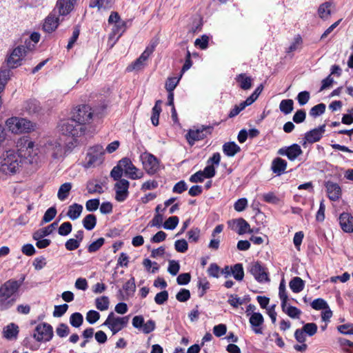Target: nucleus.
<instances>
[{
	"instance_id": "f257e3e1",
	"label": "nucleus",
	"mask_w": 353,
	"mask_h": 353,
	"mask_svg": "<svg viewBox=\"0 0 353 353\" xmlns=\"http://www.w3.org/2000/svg\"><path fill=\"white\" fill-rule=\"evenodd\" d=\"M71 116L61 120L59 125L61 133L72 139L66 143V151H71L79 145L78 138L85 134V125L90 123L93 118L92 112H71Z\"/></svg>"
},
{
	"instance_id": "f03ea898",
	"label": "nucleus",
	"mask_w": 353,
	"mask_h": 353,
	"mask_svg": "<svg viewBox=\"0 0 353 353\" xmlns=\"http://www.w3.org/2000/svg\"><path fill=\"white\" fill-rule=\"evenodd\" d=\"M23 279H10L1 285V310H8L14 305L19 297V289Z\"/></svg>"
},
{
	"instance_id": "7ed1b4c3",
	"label": "nucleus",
	"mask_w": 353,
	"mask_h": 353,
	"mask_svg": "<svg viewBox=\"0 0 353 353\" xmlns=\"http://www.w3.org/2000/svg\"><path fill=\"white\" fill-rule=\"evenodd\" d=\"M6 125L10 131L14 134L28 133L34 131L36 124L30 121L18 117H11L6 121Z\"/></svg>"
},
{
	"instance_id": "20e7f679",
	"label": "nucleus",
	"mask_w": 353,
	"mask_h": 353,
	"mask_svg": "<svg viewBox=\"0 0 353 353\" xmlns=\"http://www.w3.org/2000/svg\"><path fill=\"white\" fill-rule=\"evenodd\" d=\"M1 160V172L8 174H14L19 170L21 159L14 150H10L6 151Z\"/></svg>"
},
{
	"instance_id": "39448f33",
	"label": "nucleus",
	"mask_w": 353,
	"mask_h": 353,
	"mask_svg": "<svg viewBox=\"0 0 353 353\" xmlns=\"http://www.w3.org/2000/svg\"><path fill=\"white\" fill-rule=\"evenodd\" d=\"M212 127L210 125H201L199 128L190 129L185 134L188 144L192 146L196 141L204 139L208 134H211Z\"/></svg>"
},
{
	"instance_id": "423d86ee",
	"label": "nucleus",
	"mask_w": 353,
	"mask_h": 353,
	"mask_svg": "<svg viewBox=\"0 0 353 353\" xmlns=\"http://www.w3.org/2000/svg\"><path fill=\"white\" fill-rule=\"evenodd\" d=\"M128 322V316H116L114 312H111L103 325L107 326L112 334H115L125 327Z\"/></svg>"
},
{
	"instance_id": "0eeeda50",
	"label": "nucleus",
	"mask_w": 353,
	"mask_h": 353,
	"mask_svg": "<svg viewBox=\"0 0 353 353\" xmlns=\"http://www.w3.org/2000/svg\"><path fill=\"white\" fill-rule=\"evenodd\" d=\"M28 50L29 48L25 46H19L15 48L6 60L7 65L12 69L21 65V61L26 57Z\"/></svg>"
},
{
	"instance_id": "6e6552de",
	"label": "nucleus",
	"mask_w": 353,
	"mask_h": 353,
	"mask_svg": "<svg viewBox=\"0 0 353 353\" xmlns=\"http://www.w3.org/2000/svg\"><path fill=\"white\" fill-rule=\"evenodd\" d=\"M249 272L254 277V279L259 283L269 282L270 278L268 272L266 271L265 267L259 262L251 263L249 266Z\"/></svg>"
},
{
	"instance_id": "1a4fd4ad",
	"label": "nucleus",
	"mask_w": 353,
	"mask_h": 353,
	"mask_svg": "<svg viewBox=\"0 0 353 353\" xmlns=\"http://www.w3.org/2000/svg\"><path fill=\"white\" fill-rule=\"evenodd\" d=\"M53 336L52 327L46 323L39 324L33 334V337L37 341H49Z\"/></svg>"
},
{
	"instance_id": "9d476101",
	"label": "nucleus",
	"mask_w": 353,
	"mask_h": 353,
	"mask_svg": "<svg viewBox=\"0 0 353 353\" xmlns=\"http://www.w3.org/2000/svg\"><path fill=\"white\" fill-rule=\"evenodd\" d=\"M142 162L144 169L150 175L154 174L159 169V161L152 154L144 153L142 156Z\"/></svg>"
},
{
	"instance_id": "9b49d317",
	"label": "nucleus",
	"mask_w": 353,
	"mask_h": 353,
	"mask_svg": "<svg viewBox=\"0 0 353 353\" xmlns=\"http://www.w3.org/2000/svg\"><path fill=\"white\" fill-rule=\"evenodd\" d=\"M121 165L123 167L125 174L131 179H141L143 174L140 172L127 157L121 159Z\"/></svg>"
},
{
	"instance_id": "f8f14e48",
	"label": "nucleus",
	"mask_w": 353,
	"mask_h": 353,
	"mask_svg": "<svg viewBox=\"0 0 353 353\" xmlns=\"http://www.w3.org/2000/svg\"><path fill=\"white\" fill-rule=\"evenodd\" d=\"M130 183L126 179H121L114 185L115 199L119 202L124 201L128 196Z\"/></svg>"
},
{
	"instance_id": "ddd939ff",
	"label": "nucleus",
	"mask_w": 353,
	"mask_h": 353,
	"mask_svg": "<svg viewBox=\"0 0 353 353\" xmlns=\"http://www.w3.org/2000/svg\"><path fill=\"white\" fill-rule=\"evenodd\" d=\"M325 132V124H323L319 127L312 129L305 134L304 141L303 145L305 146L307 143H314L319 141Z\"/></svg>"
},
{
	"instance_id": "4468645a",
	"label": "nucleus",
	"mask_w": 353,
	"mask_h": 353,
	"mask_svg": "<svg viewBox=\"0 0 353 353\" xmlns=\"http://www.w3.org/2000/svg\"><path fill=\"white\" fill-rule=\"evenodd\" d=\"M155 44L148 46L141 56L131 65L128 67L127 70L131 71L132 70H139L141 69L144 66L145 62L153 52Z\"/></svg>"
},
{
	"instance_id": "2eb2a0df",
	"label": "nucleus",
	"mask_w": 353,
	"mask_h": 353,
	"mask_svg": "<svg viewBox=\"0 0 353 353\" xmlns=\"http://www.w3.org/2000/svg\"><path fill=\"white\" fill-rule=\"evenodd\" d=\"M278 153L281 155L286 156L290 161H294L303 153V151L299 145L294 143L289 147L279 149Z\"/></svg>"
},
{
	"instance_id": "dca6fc26",
	"label": "nucleus",
	"mask_w": 353,
	"mask_h": 353,
	"mask_svg": "<svg viewBox=\"0 0 353 353\" xmlns=\"http://www.w3.org/2000/svg\"><path fill=\"white\" fill-rule=\"evenodd\" d=\"M16 146L19 152H26L24 155L30 156L34 147V143L30 139V137L23 136L17 140Z\"/></svg>"
},
{
	"instance_id": "f3484780",
	"label": "nucleus",
	"mask_w": 353,
	"mask_h": 353,
	"mask_svg": "<svg viewBox=\"0 0 353 353\" xmlns=\"http://www.w3.org/2000/svg\"><path fill=\"white\" fill-rule=\"evenodd\" d=\"M59 12L56 8L48 16L43 26L46 32H51L54 31L59 24Z\"/></svg>"
},
{
	"instance_id": "a211bd4d",
	"label": "nucleus",
	"mask_w": 353,
	"mask_h": 353,
	"mask_svg": "<svg viewBox=\"0 0 353 353\" xmlns=\"http://www.w3.org/2000/svg\"><path fill=\"white\" fill-rule=\"evenodd\" d=\"M179 80L180 77H170L165 83V88L169 92L167 105L172 106V110H175L174 106V94L172 92L176 87Z\"/></svg>"
},
{
	"instance_id": "6ab92c4d",
	"label": "nucleus",
	"mask_w": 353,
	"mask_h": 353,
	"mask_svg": "<svg viewBox=\"0 0 353 353\" xmlns=\"http://www.w3.org/2000/svg\"><path fill=\"white\" fill-rule=\"evenodd\" d=\"M327 196L331 201H336L341 196V188L336 183L327 181L325 184Z\"/></svg>"
},
{
	"instance_id": "aec40b11",
	"label": "nucleus",
	"mask_w": 353,
	"mask_h": 353,
	"mask_svg": "<svg viewBox=\"0 0 353 353\" xmlns=\"http://www.w3.org/2000/svg\"><path fill=\"white\" fill-rule=\"evenodd\" d=\"M249 321L254 332L255 334H261L263 333L261 325L264 322L263 315L259 312H253Z\"/></svg>"
},
{
	"instance_id": "412c9836",
	"label": "nucleus",
	"mask_w": 353,
	"mask_h": 353,
	"mask_svg": "<svg viewBox=\"0 0 353 353\" xmlns=\"http://www.w3.org/2000/svg\"><path fill=\"white\" fill-rule=\"evenodd\" d=\"M126 30V22L121 20L114 24H113V27L112 29V32L110 34L109 39L112 40L115 38V41L113 42V43L111 45V48L113 47L114 44L118 39L121 37V36L123 34V33Z\"/></svg>"
},
{
	"instance_id": "4be33fe9",
	"label": "nucleus",
	"mask_w": 353,
	"mask_h": 353,
	"mask_svg": "<svg viewBox=\"0 0 353 353\" xmlns=\"http://www.w3.org/2000/svg\"><path fill=\"white\" fill-rule=\"evenodd\" d=\"M339 224L341 229L345 232H351L353 225V217L349 214L346 212L342 213L339 219Z\"/></svg>"
},
{
	"instance_id": "5701e85b",
	"label": "nucleus",
	"mask_w": 353,
	"mask_h": 353,
	"mask_svg": "<svg viewBox=\"0 0 353 353\" xmlns=\"http://www.w3.org/2000/svg\"><path fill=\"white\" fill-rule=\"evenodd\" d=\"M76 0H58L57 9L59 14L66 15L73 9Z\"/></svg>"
},
{
	"instance_id": "b1692460",
	"label": "nucleus",
	"mask_w": 353,
	"mask_h": 353,
	"mask_svg": "<svg viewBox=\"0 0 353 353\" xmlns=\"http://www.w3.org/2000/svg\"><path fill=\"white\" fill-rule=\"evenodd\" d=\"M19 332V326L14 323H10L3 328V336L10 341L16 340Z\"/></svg>"
},
{
	"instance_id": "393cba45",
	"label": "nucleus",
	"mask_w": 353,
	"mask_h": 353,
	"mask_svg": "<svg viewBox=\"0 0 353 353\" xmlns=\"http://www.w3.org/2000/svg\"><path fill=\"white\" fill-rule=\"evenodd\" d=\"M223 230V225L222 224L216 225L215 228L213 230L211 235L212 239H211L208 244V248L210 249L215 250L219 249L220 245V239L219 236L217 237V234L222 232Z\"/></svg>"
},
{
	"instance_id": "a878e982",
	"label": "nucleus",
	"mask_w": 353,
	"mask_h": 353,
	"mask_svg": "<svg viewBox=\"0 0 353 353\" xmlns=\"http://www.w3.org/2000/svg\"><path fill=\"white\" fill-rule=\"evenodd\" d=\"M58 221H54L50 225L37 230L33 233L32 237L34 239H42L46 236L50 235L53 230L57 227Z\"/></svg>"
},
{
	"instance_id": "bb28decb",
	"label": "nucleus",
	"mask_w": 353,
	"mask_h": 353,
	"mask_svg": "<svg viewBox=\"0 0 353 353\" xmlns=\"http://www.w3.org/2000/svg\"><path fill=\"white\" fill-rule=\"evenodd\" d=\"M286 168L287 162L285 160L279 157H277L273 160L272 163V170L274 174H276V175L280 176L285 172Z\"/></svg>"
},
{
	"instance_id": "cd10ccee",
	"label": "nucleus",
	"mask_w": 353,
	"mask_h": 353,
	"mask_svg": "<svg viewBox=\"0 0 353 353\" xmlns=\"http://www.w3.org/2000/svg\"><path fill=\"white\" fill-rule=\"evenodd\" d=\"M241 151V148L234 141L227 142L223 145V152L228 157H234Z\"/></svg>"
},
{
	"instance_id": "c85d7f7f",
	"label": "nucleus",
	"mask_w": 353,
	"mask_h": 353,
	"mask_svg": "<svg viewBox=\"0 0 353 353\" xmlns=\"http://www.w3.org/2000/svg\"><path fill=\"white\" fill-rule=\"evenodd\" d=\"M47 148L48 150L51 152V156L53 159H58L62 156V145L58 141H56L49 143Z\"/></svg>"
},
{
	"instance_id": "c756f323",
	"label": "nucleus",
	"mask_w": 353,
	"mask_h": 353,
	"mask_svg": "<svg viewBox=\"0 0 353 353\" xmlns=\"http://www.w3.org/2000/svg\"><path fill=\"white\" fill-rule=\"evenodd\" d=\"M83 211V206L79 203H73L68 207L66 215L72 221L77 219Z\"/></svg>"
},
{
	"instance_id": "7c9ffc66",
	"label": "nucleus",
	"mask_w": 353,
	"mask_h": 353,
	"mask_svg": "<svg viewBox=\"0 0 353 353\" xmlns=\"http://www.w3.org/2000/svg\"><path fill=\"white\" fill-rule=\"evenodd\" d=\"M234 223L236 225V232L241 235L245 233H252L253 230L250 229L249 223L243 218L236 219Z\"/></svg>"
},
{
	"instance_id": "2f4dec72",
	"label": "nucleus",
	"mask_w": 353,
	"mask_h": 353,
	"mask_svg": "<svg viewBox=\"0 0 353 353\" xmlns=\"http://www.w3.org/2000/svg\"><path fill=\"white\" fill-rule=\"evenodd\" d=\"M291 290L294 293H299L305 287V281L299 276L293 277L289 283Z\"/></svg>"
},
{
	"instance_id": "473e14b6",
	"label": "nucleus",
	"mask_w": 353,
	"mask_h": 353,
	"mask_svg": "<svg viewBox=\"0 0 353 353\" xmlns=\"http://www.w3.org/2000/svg\"><path fill=\"white\" fill-rule=\"evenodd\" d=\"M72 189V183L69 182L64 183L62 184L58 190L57 197L60 201L65 200L70 194Z\"/></svg>"
},
{
	"instance_id": "72a5a7b5",
	"label": "nucleus",
	"mask_w": 353,
	"mask_h": 353,
	"mask_svg": "<svg viewBox=\"0 0 353 353\" xmlns=\"http://www.w3.org/2000/svg\"><path fill=\"white\" fill-rule=\"evenodd\" d=\"M82 223L85 229L92 230L97 225V217L93 214H87L82 220Z\"/></svg>"
},
{
	"instance_id": "f704fd0d",
	"label": "nucleus",
	"mask_w": 353,
	"mask_h": 353,
	"mask_svg": "<svg viewBox=\"0 0 353 353\" xmlns=\"http://www.w3.org/2000/svg\"><path fill=\"white\" fill-rule=\"evenodd\" d=\"M331 6L330 2H325L322 3L318 10L319 15L322 19H327L331 14Z\"/></svg>"
},
{
	"instance_id": "c9c22d12",
	"label": "nucleus",
	"mask_w": 353,
	"mask_h": 353,
	"mask_svg": "<svg viewBox=\"0 0 353 353\" xmlns=\"http://www.w3.org/2000/svg\"><path fill=\"white\" fill-rule=\"evenodd\" d=\"M232 274L236 281H242L244 277L243 265L241 263H236L232 266Z\"/></svg>"
},
{
	"instance_id": "e433bc0d",
	"label": "nucleus",
	"mask_w": 353,
	"mask_h": 353,
	"mask_svg": "<svg viewBox=\"0 0 353 353\" xmlns=\"http://www.w3.org/2000/svg\"><path fill=\"white\" fill-rule=\"evenodd\" d=\"M281 308L283 312L292 319H299L301 314V311L299 308L291 305L288 306L287 303H285L284 307Z\"/></svg>"
},
{
	"instance_id": "4c0bfd02",
	"label": "nucleus",
	"mask_w": 353,
	"mask_h": 353,
	"mask_svg": "<svg viewBox=\"0 0 353 353\" xmlns=\"http://www.w3.org/2000/svg\"><path fill=\"white\" fill-rule=\"evenodd\" d=\"M236 81L239 83L240 87L243 90H248L252 86V79L246 76L245 74H241L237 76Z\"/></svg>"
},
{
	"instance_id": "58836bf2",
	"label": "nucleus",
	"mask_w": 353,
	"mask_h": 353,
	"mask_svg": "<svg viewBox=\"0 0 353 353\" xmlns=\"http://www.w3.org/2000/svg\"><path fill=\"white\" fill-rule=\"evenodd\" d=\"M110 304V301L108 296H103L101 297H98L95 299V305L96 307L101 310L104 311L108 309Z\"/></svg>"
},
{
	"instance_id": "ea45409f",
	"label": "nucleus",
	"mask_w": 353,
	"mask_h": 353,
	"mask_svg": "<svg viewBox=\"0 0 353 353\" xmlns=\"http://www.w3.org/2000/svg\"><path fill=\"white\" fill-rule=\"evenodd\" d=\"M279 296L281 301V307H284V306L285 305V303H288V296L287 294L285 281L283 279L281 281V283L279 284Z\"/></svg>"
},
{
	"instance_id": "a19ab883",
	"label": "nucleus",
	"mask_w": 353,
	"mask_h": 353,
	"mask_svg": "<svg viewBox=\"0 0 353 353\" xmlns=\"http://www.w3.org/2000/svg\"><path fill=\"white\" fill-rule=\"evenodd\" d=\"M83 322V315L79 312H74L70 317V323L74 327H80Z\"/></svg>"
},
{
	"instance_id": "79ce46f5",
	"label": "nucleus",
	"mask_w": 353,
	"mask_h": 353,
	"mask_svg": "<svg viewBox=\"0 0 353 353\" xmlns=\"http://www.w3.org/2000/svg\"><path fill=\"white\" fill-rule=\"evenodd\" d=\"M123 169L121 165V160L119 161L117 165L113 168L110 172V176L114 180L119 181L121 180L123 174Z\"/></svg>"
},
{
	"instance_id": "37998d69",
	"label": "nucleus",
	"mask_w": 353,
	"mask_h": 353,
	"mask_svg": "<svg viewBox=\"0 0 353 353\" xmlns=\"http://www.w3.org/2000/svg\"><path fill=\"white\" fill-rule=\"evenodd\" d=\"M311 306L313 309L316 310H326L329 308L327 303L323 299L321 298L314 299L311 303Z\"/></svg>"
},
{
	"instance_id": "c03bdc74",
	"label": "nucleus",
	"mask_w": 353,
	"mask_h": 353,
	"mask_svg": "<svg viewBox=\"0 0 353 353\" xmlns=\"http://www.w3.org/2000/svg\"><path fill=\"white\" fill-rule=\"evenodd\" d=\"M179 219L176 216L169 217L163 223V227L165 230H174L179 223Z\"/></svg>"
},
{
	"instance_id": "a18cd8bd",
	"label": "nucleus",
	"mask_w": 353,
	"mask_h": 353,
	"mask_svg": "<svg viewBox=\"0 0 353 353\" xmlns=\"http://www.w3.org/2000/svg\"><path fill=\"white\" fill-rule=\"evenodd\" d=\"M163 213H155L153 219L149 222V227H157L158 228L163 226Z\"/></svg>"
},
{
	"instance_id": "49530a36",
	"label": "nucleus",
	"mask_w": 353,
	"mask_h": 353,
	"mask_svg": "<svg viewBox=\"0 0 353 353\" xmlns=\"http://www.w3.org/2000/svg\"><path fill=\"white\" fill-rule=\"evenodd\" d=\"M123 289L125 292L127 296L134 293L136 290L134 278L132 277L128 280L123 286Z\"/></svg>"
},
{
	"instance_id": "de8ad7c7",
	"label": "nucleus",
	"mask_w": 353,
	"mask_h": 353,
	"mask_svg": "<svg viewBox=\"0 0 353 353\" xmlns=\"http://www.w3.org/2000/svg\"><path fill=\"white\" fill-rule=\"evenodd\" d=\"M100 157L98 154H93L90 152L87 154L85 157V167L89 168L94 166L98 161H99Z\"/></svg>"
},
{
	"instance_id": "09e8293b",
	"label": "nucleus",
	"mask_w": 353,
	"mask_h": 353,
	"mask_svg": "<svg viewBox=\"0 0 353 353\" xmlns=\"http://www.w3.org/2000/svg\"><path fill=\"white\" fill-rule=\"evenodd\" d=\"M317 329L318 327L314 323H305L302 327L305 334L310 336H314L317 332Z\"/></svg>"
},
{
	"instance_id": "8fccbe9b",
	"label": "nucleus",
	"mask_w": 353,
	"mask_h": 353,
	"mask_svg": "<svg viewBox=\"0 0 353 353\" xmlns=\"http://www.w3.org/2000/svg\"><path fill=\"white\" fill-rule=\"evenodd\" d=\"M105 239L103 237L99 238L95 241L92 242L88 247V251L90 253H93L98 251L101 247L104 244Z\"/></svg>"
},
{
	"instance_id": "3c124183",
	"label": "nucleus",
	"mask_w": 353,
	"mask_h": 353,
	"mask_svg": "<svg viewBox=\"0 0 353 353\" xmlns=\"http://www.w3.org/2000/svg\"><path fill=\"white\" fill-rule=\"evenodd\" d=\"M57 214V209L54 206L49 208L45 212L42 222L43 223H48L51 221Z\"/></svg>"
},
{
	"instance_id": "603ef678",
	"label": "nucleus",
	"mask_w": 353,
	"mask_h": 353,
	"mask_svg": "<svg viewBox=\"0 0 353 353\" xmlns=\"http://www.w3.org/2000/svg\"><path fill=\"white\" fill-rule=\"evenodd\" d=\"M200 232V229H199L198 228H194L190 230L187 232V236L188 238L189 241L196 243L199 239Z\"/></svg>"
},
{
	"instance_id": "864d4df0",
	"label": "nucleus",
	"mask_w": 353,
	"mask_h": 353,
	"mask_svg": "<svg viewBox=\"0 0 353 353\" xmlns=\"http://www.w3.org/2000/svg\"><path fill=\"white\" fill-rule=\"evenodd\" d=\"M87 190L89 194L103 192L102 186L99 183H94L92 181L88 182Z\"/></svg>"
},
{
	"instance_id": "5fc2aeb1",
	"label": "nucleus",
	"mask_w": 353,
	"mask_h": 353,
	"mask_svg": "<svg viewBox=\"0 0 353 353\" xmlns=\"http://www.w3.org/2000/svg\"><path fill=\"white\" fill-rule=\"evenodd\" d=\"M72 229V225L71 223L67 221L63 223L58 229V233L61 236H67L71 232Z\"/></svg>"
},
{
	"instance_id": "6e6d98bb",
	"label": "nucleus",
	"mask_w": 353,
	"mask_h": 353,
	"mask_svg": "<svg viewBox=\"0 0 353 353\" xmlns=\"http://www.w3.org/2000/svg\"><path fill=\"white\" fill-rule=\"evenodd\" d=\"M174 248L178 252L185 253L188 249V244L183 239L176 240L174 243Z\"/></svg>"
},
{
	"instance_id": "4d7b16f0",
	"label": "nucleus",
	"mask_w": 353,
	"mask_h": 353,
	"mask_svg": "<svg viewBox=\"0 0 353 353\" xmlns=\"http://www.w3.org/2000/svg\"><path fill=\"white\" fill-rule=\"evenodd\" d=\"M100 205V201L99 199H89L85 203V208L88 212L96 211Z\"/></svg>"
},
{
	"instance_id": "13d9d810",
	"label": "nucleus",
	"mask_w": 353,
	"mask_h": 353,
	"mask_svg": "<svg viewBox=\"0 0 353 353\" xmlns=\"http://www.w3.org/2000/svg\"><path fill=\"white\" fill-rule=\"evenodd\" d=\"M228 302L231 306L236 308L239 305H241L245 302V299H241L238 297L237 295L231 294Z\"/></svg>"
},
{
	"instance_id": "bf43d9fd",
	"label": "nucleus",
	"mask_w": 353,
	"mask_h": 353,
	"mask_svg": "<svg viewBox=\"0 0 353 353\" xmlns=\"http://www.w3.org/2000/svg\"><path fill=\"white\" fill-rule=\"evenodd\" d=\"M190 298V292L187 289H181L176 294V299L180 302H185Z\"/></svg>"
},
{
	"instance_id": "052dcab7",
	"label": "nucleus",
	"mask_w": 353,
	"mask_h": 353,
	"mask_svg": "<svg viewBox=\"0 0 353 353\" xmlns=\"http://www.w3.org/2000/svg\"><path fill=\"white\" fill-rule=\"evenodd\" d=\"M168 292L166 290H163L156 294L154 297V301L158 305L164 304L168 299Z\"/></svg>"
},
{
	"instance_id": "680f3d73",
	"label": "nucleus",
	"mask_w": 353,
	"mask_h": 353,
	"mask_svg": "<svg viewBox=\"0 0 353 353\" xmlns=\"http://www.w3.org/2000/svg\"><path fill=\"white\" fill-rule=\"evenodd\" d=\"M310 97V92L307 91H302L299 92L296 97V100L301 106L305 105Z\"/></svg>"
},
{
	"instance_id": "e2e57ef3",
	"label": "nucleus",
	"mask_w": 353,
	"mask_h": 353,
	"mask_svg": "<svg viewBox=\"0 0 353 353\" xmlns=\"http://www.w3.org/2000/svg\"><path fill=\"white\" fill-rule=\"evenodd\" d=\"M68 309V305L66 303L55 305L53 316L54 317H61L67 312Z\"/></svg>"
},
{
	"instance_id": "0e129e2a",
	"label": "nucleus",
	"mask_w": 353,
	"mask_h": 353,
	"mask_svg": "<svg viewBox=\"0 0 353 353\" xmlns=\"http://www.w3.org/2000/svg\"><path fill=\"white\" fill-rule=\"evenodd\" d=\"M100 318V314L96 310H90L87 312L86 320L90 324L95 323Z\"/></svg>"
},
{
	"instance_id": "69168bd1",
	"label": "nucleus",
	"mask_w": 353,
	"mask_h": 353,
	"mask_svg": "<svg viewBox=\"0 0 353 353\" xmlns=\"http://www.w3.org/2000/svg\"><path fill=\"white\" fill-rule=\"evenodd\" d=\"M46 259L44 256H41L34 259L32 265L36 270H40L46 265Z\"/></svg>"
},
{
	"instance_id": "338daca9",
	"label": "nucleus",
	"mask_w": 353,
	"mask_h": 353,
	"mask_svg": "<svg viewBox=\"0 0 353 353\" xmlns=\"http://www.w3.org/2000/svg\"><path fill=\"white\" fill-rule=\"evenodd\" d=\"M180 269V265L178 261L174 260L169 261V265L168 268V272L172 276L177 274Z\"/></svg>"
},
{
	"instance_id": "774afa93",
	"label": "nucleus",
	"mask_w": 353,
	"mask_h": 353,
	"mask_svg": "<svg viewBox=\"0 0 353 353\" xmlns=\"http://www.w3.org/2000/svg\"><path fill=\"white\" fill-rule=\"evenodd\" d=\"M337 330L341 334L353 335V324L347 323L339 325Z\"/></svg>"
}]
</instances>
